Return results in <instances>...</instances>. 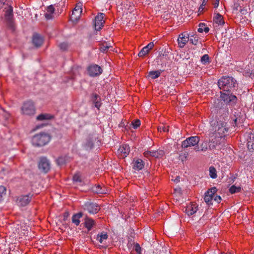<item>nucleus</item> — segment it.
<instances>
[{
	"instance_id": "6e6552de",
	"label": "nucleus",
	"mask_w": 254,
	"mask_h": 254,
	"mask_svg": "<svg viewBox=\"0 0 254 254\" xmlns=\"http://www.w3.org/2000/svg\"><path fill=\"white\" fill-rule=\"evenodd\" d=\"M199 140L200 138L198 136L188 137L182 142V147L183 148H187L189 147L194 146L198 144Z\"/></svg>"
},
{
	"instance_id": "e2e57ef3",
	"label": "nucleus",
	"mask_w": 254,
	"mask_h": 254,
	"mask_svg": "<svg viewBox=\"0 0 254 254\" xmlns=\"http://www.w3.org/2000/svg\"><path fill=\"white\" fill-rule=\"evenodd\" d=\"M167 55L166 53H165V52H164L163 53H162L161 52L159 53V56H166Z\"/></svg>"
},
{
	"instance_id": "c03bdc74",
	"label": "nucleus",
	"mask_w": 254,
	"mask_h": 254,
	"mask_svg": "<svg viewBox=\"0 0 254 254\" xmlns=\"http://www.w3.org/2000/svg\"><path fill=\"white\" fill-rule=\"evenodd\" d=\"M134 247L137 254L141 253V248L138 243H135L134 244Z\"/></svg>"
},
{
	"instance_id": "49530a36",
	"label": "nucleus",
	"mask_w": 254,
	"mask_h": 254,
	"mask_svg": "<svg viewBox=\"0 0 254 254\" xmlns=\"http://www.w3.org/2000/svg\"><path fill=\"white\" fill-rule=\"evenodd\" d=\"M47 11L48 13H51L52 14H53V13L55 11V8L53 5H50L49 6L47 7Z\"/></svg>"
},
{
	"instance_id": "412c9836",
	"label": "nucleus",
	"mask_w": 254,
	"mask_h": 254,
	"mask_svg": "<svg viewBox=\"0 0 254 254\" xmlns=\"http://www.w3.org/2000/svg\"><path fill=\"white\" fill-rule=\"evenodd\" d=\"M154 43L151 42H150L147 45L143 47L138 54V56L140 57H142L146 55L149 51L153 47Z\"/></svg>"
},
{
	"instance_id": "cd10ccee",
	"label": "nucleus",
	"mask_w": 254,
	"mask_h": 254,
	"mask_svg": "<svg viewBox=\"0 0 254 254\" xmlns=\"http://www.w3.org/2000/svg\"><path fill=\"white\" fill-rule=\"evenodd\" d=\"M83 216V213L79 212L76 214H74L72 217V222L76 226L79 225L80 221V218Z\"/></svg>"
},
{
	"instance_id": "473e14b6",
	"label": "nucleus",
	"mask_w": 254,
	"mask_h": 254,
	"mask_svg": "<svg viewBox=\"0 0 254 254\" xmlns=\"http://www.w3.org/2000/svg\"><path fill=\"white\" fill-rule=\"evenodd\" d=\"M108 238L107 233L106 232H102L101 234H98L97 236V240L100 243H102L104 240H107Z\"/></svg>"
},
{
	"instance_id": "ea45409f",
	"label": "nucleus",
	"mask_w": 254,
	"mask_h": 254,
	"mask_svg": "<svg viewBox=\"0 0 254 254\" xmlns=\"http://www.w3.org/2000/svg\"><path fill=\"white\" fill-rule=\"evenodd\" d=\"M131 125H132L133 128H137L140 125V121L138 119H136L131 123Z\"/></svg>"
},
{
	"instance_id": "79ce46f5",
	"label": "nucleus",
	"mask_w": 254,
	"mask_h": 254,
	"mask_svg": "<svg viewBox=\"0 0 254 254\" xmlns=\"http://www.w3.org/2000/svg\"><path fill=\"white\" fill-rule=\"evenodd\" d=\"M158 130L160 132H168L169 131V128L168 126H162L158 127Z\"/></svg>"
},
{
	"instance_id": "a18cd8bd",
	"label": "nucleus",
	"mask_w": 254,
	"mask_h": 254,
	"mask_svg": "<svg viewBox=\"0 0 254 254\" xmlns=\"http://www.w3.org/2000/svg\"><path fill=\"white\" fill-rule=\"evenodd\" d=\"M110 48H112L111 46L103 45L100 48V51L102 52H106Z\"/></svg>"
},
{
	"instance_id": "8fccbe9b",
	"label": "nucleus",
	"mask_w": 254,
	"mask_h": 254,
	"mask_svg": "<svg viewBox=\"0 0 254 254\" xmlns=\"http://www.w3.org/2000/svg\"><path fill=\"white\" fill-rule=\"evenodd\" d=\"M93 102L95 104V107L97 108V109H99V108L101 106V103L100 102V101H96V100H94L93 99Z\"/></svg>"
},
{
	"instance_id": "37998d69",
	"label": "nucleus",
	"mask_w": 254,
	"mask_h": 254,
	"mask_svg": "<svg viewBox=\"0 0 254 254\" xmlns=\"http://www.w3.org/2000/svg\"><path fill=\"white\" fill-rule=\"evenodd\" d=\"M73 181L75 182H81V179L79 174H75L73 177Z\"/></svg>"
},
{
	"instance_id": "a878e982",
	"label": "nucleus",
	"mask_w": 254,
	"mask_h": 254,
	"mask_svg": "<svg viewBox=\"0 0 254 254\" xmlns=\"http://www.w3.org/2000/svg\"><path fill=\"white\" fill-rule=\"evenodd\" d=\"M144 163L141 159H137L134 163L133 168L135 170L139 171L143 168Z\"/></svg>"
},
{
	"instance_id": "c85d7f7f",
	"label": "nucleus",
	"mask_w": 254,
	"mask_h": 254,
	"mask_svg": "<svg viewBox=\"0 0 254 254\" xmlns=\"http://www.w3.org/2000/svg\"><path fill=\"white\" fill-rule=\"evenodd\" d=\"M213 21L218 25H223L225 23L223 16L219 13H217L214 17Z\"/></svg>"
},
{
	"instance_id": "13d9d810",
	"label": "nucleus",
	"mask_w": 254,
	"mask_h": 254,
	"mask_svg": "<svg viewBox=\"0 0 254 254\" xmlns=\"http://www.w3.org/2000/svg\"><path fill=\"white\" fill-rule=\"evenodd\" d=\"M220 0H216V1L214 3V7L217 8L219 6Z\"/></svg>"
},
{
	"instance_id": "9d476101",
	"label": "nucleus",
	"mask_w": 254,
	"mask_h": 254,
	"mask_svg": "<svg viewBox=\"0 0 254 254\" xmlns=\"http://www.w3.org/2000/svg\"><path fill=\"white\" fill-rule=\"evenodd\" d=\"M13 17V8L11 6H8L5 11V19L8 26L12 29H14Z\"/></svg>"
},
{
	"instance_id": "ddd939ff",
	"label": "nucleus",
	"mask_w": 254,
	"mask_h": 254,
	"mask_svg": "<svg viewBox=\"0 0 254 254\" xmlns=\"http://www.w3.org/2000/svg\"><path fill=\"white\" fill-rule=\"evenodd\" d=\"M103 70L101 66L97 64H92L88 67V72L90 76H99L102 73Z\"/></svg>"
},
{
	"instance_id": "de8ad7c7",
	"label": "nucleus",
	"mask_w": 254,
	"mask_h": 254,
	"mask_svg": "<svg viewBox=\"0 0 254 254\" xmlns=\"http://www.w3.org/2000/svg\"><path fill=\"white\" fill-rule=\"evenodd\" d=\"M213 200H214V201H215L216 203H219L221 202L222 199L220 196L216 195L215 193Z\"/></svg>"
},
{
	"instance_id": "5fc2aeb1",
	"label": "nucleus",
	"mask_w": 254,
	"mask_h": 254,
	"mask_svg": "<svg viewBox=\"0 0 254 254\" xmlns=\"http://www.w3.org/2000/svg\"><path fill=\"white\" fill-rule=\"evenodd\" d=\"M239 11H240V12L243 15H245V14H246L248 12H247V10L246 9L244 8H242L241 7L240 9H239Z\"/></svg>"
},
{
	"instance_id": "2f4dec72",
	"label": "nucleus",
	"mask_w": 254,
	"mask_h": 254,
	"mask_svg": "<svg viewBox=\"0 0 254 254\" xmlns=\"http://www.w3.org/2000/svg\"><path fill=\"white\" fill-rule=\"evenodd\" d=\"M52 117V116L48 114H41L36 117V119L38 121H43L50 120Z\"/></svg>"
},
{
	"instance_id": "bb28decb",
	"label": "nucleus",
	"mask_w": 254,
	"mask_h": 254,
	"mask_svg": "<svg viewBox=\"0 0 254 254\" xmlns=\"http://www.w3.org/2000/svg\"><path fill=\"white\" fill-rule=\"evenodd\" d=\"M85 226L90 231L92 228L93 226L95 225V221L93 219L86 216L85 218Z\"/></svg>"
},
{
	"instance_id": "4c0bfd02",
	"label": "nucleus",
	"mask_w": 254,
	"mask_h": 254,
	"mask_svg": "<svg viewBox=\"0 0 254 254\" xmlns=\"http://www.w3.org/2000/svg\"><path fill=\"white\" fill-rule=\"evenodd\" d=\"M201 62L203 64H206V63H209V56L207 54L204 55L201 58Z\"/></svg>"
},
{
	"instance_id": "338daca9",
	"label": "nucleus",
	"mask_w": 254,
	"mask_h": 254,
	"mask_svg": "<svg viewBox=\"0 0 254 254\" xmlns=\"http://www.w3.org/2000/svg\"><path fill=\"white\" fill-rule=\"evenodd\" d=\"M158 254H165L164 251H160Z\"/></svg>"
},
{
	"instance_id": "c9c22d12",
	"label": "nucleus",
	"mask_w": 254,
	"mask_h": 254,
	"mask_svg": "<svg viewBox=\"0 0 254 254\" xmlns=\"http://www.w3.org/2000/svg\"><path fill=\"white\" fill-rule=\"evenodd\" d=\"M210 177L212 179H215L217 178L216 170L213 166L210 167L209 169Z\"/></svg>"
},
{
	"instance_id": "3c124183",
	"label": "nucleus",
	"mask_w": 254,
	"mask_h": 254,
	"mask_svg": "<svg viewBox=\"0 0 254 254\" xmlns=\"http://www.w3.org/2000/svg\"><path fill=\"white\" fill-rule=\"evenodd\" d=\"M45 16L47 19H51L53 18V14L47 12V13L45 14Z\"/></svg>"
},
{
	"instance_id": "5701e85b",
	"label": "nucleus",
	"mask_w": 254,
	"mask_h": 254,
	"mask_svg": "<svg viewBox=\"0 0 254 254\" xmlns=\"http://www.w3.org/2000/svg\"><path fill=\"white\" fill-rule=\"evenodd\" d=\"M247 146L250 150H254V134L252 132L248 134Z\"/></svg>"
},
{
	"instance_id": "603ef678",
	"label": "nucleus",
	"mask_w": 254,
	"mask_h": 254,
	"mask_svg": "<svg viewBox=\"0 0 254 254\" xmlns=\"http://www.w3.org/2000/svg\"><path fill=\"white\" fill-rule=\"evenodd\" d=\"M69 216V214L68 212H64L63 215V217H64L63 220L64 221H66V220L67 219Z\"/></svg>"
},
{
	"instance_id": "9b49d317",
	"label": "nucleus",
	"mask_w": 254,
	"mask_h": 254,
	"mask_svg": "<svg viewBox=\"0 0 254 254\" xmlns=\"http://www.w3.org/2000/svg\"><path fill=\"white\" fill-rule=\"evenodd\" d=\"M38 168L44 173H47L50 169V163L46 157H41L38 163Z\"/></svg>"
},
{
	"instance_id": "20e7f679",
	"label": "nucleus",
	"mask_w": 254,
	"mask_h": 254,
	"mask_svg": "<svg viewBox=\"0 0 254 254\" xmlns=\"http://www.w3.org/2000/svg\"><path fill=\"white\" fill-rule=\"evenodd\" d=\"M36 113V107L34 103L31 100L24 102L21 107V113L22 115L31 116Z\"/></svg>"
},
{
	"instance_id": "6e6d98bb",
	"label": "nucleus",
	"mask_w": 254,
	"mask_h": 254,
	"mask_svg": "<svg viewBox=\"0 0 254 254\" xmlns=\"http://www.w3.org/2000/svg\"><path fill=\"white\" fill-rule=\"evenodd\" d=\"M99 98V96L97 94H93L92 95V100L93 101V99L96 100V101H99L98 99Z\"/></svg>"
},
{
	"instance_id": "58836bf2",
	"label": "nucleus",
	"mask_w": 254,
	"mask_h": 254,
	"mask_svg": "<svg viewBox=\"0 0 254 254\" xmlns=\"http://www.w3.org/2000/svg\"><path fill=\"white\" fill-rule=\"evenodd\" d=\"M6 188L4 186H0V201L1 200V198L6 194Z\"/></svg>"
},
{
	"instance_id": "f257e3e1",
	"label": "nucleus",
	"mask_w": 254,
	"mask_h": 254,
	"mask_svg": "<svg viewBox=\"0 0 254 254\" xmlns=\"http://www.w3.org/2000/svg\"><path fill=\"white\" fill-rule=\"evenodd\" d=\"M236 80L230 76H223L218 82V85L220 89L224 91H231L236 87Z\"/></svg>"
},
{
	"instance_id": "a19ab883",
	"label": "nucleus",
	"mask_w": 254,
	"mask_h": 254,
	"mask_svg": "<svg viewBox=\"0 0 254 254\" xmlns=\"http://www.w3.org/2000/svg\"><path fill=\"white\" fill-rule=\"evenodd\" d=\"M59 47L63 51H66L68 48V45L66 43H62L59 45Z\"/></svg>"
},
{
	"instance_id": "09e8293b",
	"label": "nucleus",
	"mask_w": 254,
	"mask_h": 254,
	"mask_svg": "<svg viewBox=\"0 0 254 254\" xmlns=\"http://www.w3.org/2000/svg\"><path fill=\"white\" fill-rule=\"evenodd\" d=\"M57 162L59 165H63L65 163L64 159L62 157L59 158L57 159Z\"/></svg>"
},
{
	"instance_id": "0e129e2a",
	"label": "nucleus",
	"mask_w": 254,
	"mask_h": 254,
	"mask_svg": "<svg viewBox=\"0 0 254 254\" xmlns=\"http://www.w3.org/2000/svg\"><path fill=\"white\" fill-rule=\"evenodd\" d=\"M3 4H4L3 0H0V9L2 7Z\"/></svg>"
},
{
	"instance_id": "7c9ffc66",
	"label": "nucleus",
	"mask_w": 254,
	"mask_h": 254,
	"mask_svg": "<svg viewBox=\"0 0 254 254\" xmlns=\"http://www.w3.org/2000/svg\"><path fill=\"white\" fill-rule=\"evenodd\" d=\"M209 28L207 26L206 24L204 23H200L198 25V28L197 31L199 33H202L203 31L207 33L209 32Z\"/></svg>"
},
{
	"instance_id": "f3484780",
	"label": "nucleus",
	"mask_w": 254,
	"mask_h": 254,
	"mask_svg": "<svg viewBox=\"0 0 254 254\" xmlns=\"http://www.w3.org/2000/svg\"><path fill=\"white\" fill-rule=\"evenodd\" d=\"M32 195L29 194L27 195H21L16 199V203L18 206H25L27 205L31 201Z\"/></svg>"
},
{
	"instance_id": "4d7b16f0",
	"label": "nucleus",
	"mask_w": 254,
	"mask_h": 254,
	"mask_svg": "<svg viewBox=\"0 0 254 254\" xmlns=\"http://www.w3.org/2000/svg\"><path fill=\"white\" fill-rule=\"evenodd\" d=\"M234 9L237 10H239V7H240V8L241 7V6H240L239 4L238 3L234 4Z\"/></svg>"
},
{
	"instance_id": "39448f33",
	"label": "nucleus",
	"mask_w": 254,
	"mask_h": 254,
	"mask_svg": "<svg viewBox=\"0 0 254 254\" xmlns=\"http://www.w3.org/2000/svg\"><path fill=\"white\" fill-rule=\"evenodd\" d=\"M229 116V108L227 105L218 107L216 111V121H226Z\"/></svg>"
},
{
	"instance_id": "052dcab7",
	"label": "nucleus",
	"mask_w": 254,
	"mask_h": 254,
	"mask_svg": "<svg viewBox=\"0 0 254 254\" xmlns=\"http://www.w3.org/2000/svg\"><path fill=\"white\" fill-rule=\"evenodd\" d=\"M43 126H44V125H43V124H42V125H38V126H37L36 127L35 129L34 130H36V129H39V128H41V127H43Z\"/></svg>"
},
{
	"instance_id": "bf43d9fd",
	"label": "nucleus",
	"mask_w": 254,
	"mask_h": 254,
	"mask_svg": "<svg viewBox=\"0 0 254 254\" xmlns=\"http://www.w3.org/2000/svg\"><path fill=\"white\" fill-rule=\"evenodd\" d=\"M180 177L179 176H177L175 178V179L174 180V181L175 182V183H178L179 182H180Z\"/></svg>"
},
{
	"instance_id": "f8f14e48",
	"label": "nucleus",
	"mask_w": 254,
	"mask_h": 254,
	"mask_svg": "<svg viewBox=\"0 0 254 254\" xmlns=\"http://www.w3.org/2000/svg\"><path fill=\"white\" fill-rule=\"evenodd\" d=\"M217 191L216 188L212 187L205 193L204 199L206 204L208 205L212 204V201Z\"/></svg>"
},
{
	"instance_id": "f03ea898",
	"label": "nucleus",
	"mask_w": 254,
	"mask_h": 254,
	"mask_svg": "<svg viewBox=\"0 0 254 254\" xmlns=\"http://www.w3.org/2000/svg\"><path fill=\"white\" fill-rule=\"evenodd\" d=\"M215 128V132L212 134L216 138L221 139L228 134L229 127L225 121H216Z\"/></svg>"
},
{
	"instance_id": "6ab92c4d",
	"label": "nucleus",
	"mask_w": 254,
	"mask_h": 254,
	"mask_svg": "<svg viewBox=\"0 0 254 254\" xmlns=\"http://www.w3.org/2000/svg\"><path fill=\"white\" fill-rule=\"evenodd\" d=\"M130 152V147L127 144H123L118 150V152L120 154L123 158L127 156Z\"/></svg>"
},
{
	"instance_id": "2eb2a0df",
	"label": "nucleus",
	"mask_w": 254,
	"mask_h": 254,
	"mask_svg": "<svg viewBox=\"0 0 254 254\" xmlns=\"http://www.w3.org/2000/svg\"><path fill=\"white\" fill-rule=\"evenodd\" d=\"M81 3H78L76 4L75 7L73 9L72 12V14L70 16L71 20L74 22H76L78 21L82 11V8L81 7Z\"/></svg>"
},
{
	"instance_id": "e433bc0d",
	"label": "nucleus",
	"mask_w": 254,
	"mask_h": 254,
	"mask_svg": "<svg viewBox=\"0 0 254 254\" xmlns=\"http://www.w3.org/2000/svg\"><path fill=\"white\" fill-rule=\"evenodd\" d=\"M241 190L240 187H237L234 185L231 187L229 189V191L231 193L233 194L238 192H239Z\"/></svg>"
},
{
	"instance_id": "7ed1b4c3",
	"label": "nucleus",
	"mask_w": 254,
	"mask_h": 254,
	"mask_svg": "<svg viewBox=\"0 0 254 254\" xmlns=\"http://www.w3.org/2000/svg\"><path fill=\"white\" fill-rule=\"evenodd\" d=\"M51 139V136L48 133L41 132L33 136L32 139V143L35 146H43L47 144Z\"/></svg>"
},
{
	"instance_id": "774afa93",
	"label": "nucleus",
	"mask_w": 254,
	"mask_h": 254,
	"mask_svg": "<svg viewBox=\"0 0 254 254\" xmlns=\"http://www.w3.org/2000/svg\"><path fill=\"white\" fill-rule=\"evenodd\" d=\"M238 120H239V119L238 118H236V119H235L234 122H235V124H236V123L237 122Z\"/></svg>"
},
{
	"instance_id": "f704fd0d",
	"label": "nucleus",
	"mask_w": 254,
	"mask_h": 254,
	"mask_svg": "<svg viewBox=\"0 0 254 254\" xmlns=\"http://www.w3.org/2000/svg\"><path fill=\"white\" fill-rule=\"evenodd\" d=\"M194 149L196 151H206L208 149V143L207 141H204L202 143V144L200 145V147H195Z\"/></svg>"
},
{
	"instance_id": "1a4fd4ad",
	"label": "nucleus",
	"mask_w": 254,
	"mask_h": 254,
	"mask_svg": "<svg viewBox=\"0 0 254 254\" xmlns=\"http://www.w3.org/2000/svg\"><path fill=\"white\" fill-rule=\"evenodd\" d=\"M83 208L85 210L92 214L97 213L100 210V207L97 203L90 201L86 202Z\"/></svg>"
},
{
	"instance_id": "680f3d73",
	"label": "nucleus",
	"mask_w": 254,
	"mask_h": 254,
	"mask_svg": "<svg viewBox=\"0 0 254 254\" xmlns=\"http://www.w3.org/2000/svg\"><path fill=\"white\" fill-rule=\"evenodd\" d=\"M203 9H204V6H202V5L201 4V5L199 7V11H203Z\"/></svg>"
},
{
	"instance_id": "4be33fe9",
	"label": "nucleus",
	"mask_w": 254,
	"mask_h": 254,
	"mask_svg": "<svg viewBox=\"0 0 254 254\" xmlns=\"http://www.w3.org/2000/svg\"><path fill=\"white\" fill-rule=\"evenodd\" d=\"M197 210V206L195 204H190L188 205L185 210V212L188 215H192L196 212Z\"/></svg>"
},
{
	"instance_id": "69168bd1",
	"label": "nucleus",
	"mask_w": 254,
	"mask_h": 254,
	"mask_svg": "<svg viewBox=\"0 0 254 254\" xmlns=\"http://www.w3.org/2000/svg\"><path fill=\"white\" fill-rule=\"evenodd\" d=\"M202 6H205V4H206V0H203V1H202Z\"/></svg>"
},
{
	"instance_id": "4468645a",
	"label": "nucleus",
	"mask_w": 254,
	"mask_h": 254,
	"mask_svg": "<svg viewBox=\"0 0 254 254\" xmlns=\"http://www.w3.org/2000/svg\"><path fill=\"white\" fill-rule=\"evenodd\" d=\"M189 36L190 33L188 34L186 32L181 33L179 35L177 40L179 47L183 48L185 46L189 41Z\"/></svg>"
},
{
	"instance_id": "864d4df0",
	"label": "nucleus",
	"mask_w": 254,
	"mask_h": 254,
	"mask_svg": "<svg viewBox=\"0 0 254 254\" xmlns=\"http://www.w3.org/2000/svg\"><path fill=\"white\" fill-rule=\"evenodd\" d=\"M151 151H146L144 152V155L146 157L151 156Z\"/></svg>"
},
{
	"instance_id": "b1692460",
	"label": "nucleus",
	"mask_w": 254,
	"mask_h": 254,
	"mask_svg": "<svg viewBox=\"0 0 254 254\" xmlns=\"http://www.w3.org/2000/svg\"><path fill=\"white\" fill-rule=\"evenodd\" d=\"M92 190L94 193L101 194H106L107 191L106 189L104 187H102L100 185H95L92 188Z\"/></svg>"
},
{
	"instance_id": "72a5a7b5",
	"label": "nucleus",
	"mask_w": 254,
	"mask_h": 254,
	"mask_svg": "<svg viewBox=\"0 0 254 254\" xmlns=\"http://www.w3.org/2000/svg\"><path fill=\"white\" fill-rule=\"evenodd\" d=\"M161 72L159 70L151 71L148 72V76L151 79H155L158 78Z\"/></svg>"
},
{
	"instance_id": "a211bd4d",
	"label": "nucleus",
	"mask_w": 254,
	"mask_h": 254,
	"mask_svg": "<svg viewBox=\"0 0 254 254\" xmlns=\"http://www.w3.org/2000/svg\"><path fill=\"white\" fill-rule=\"evenodd\" d=\"M190 43L195 46H197L198 48L202 47V43L199 38L196 34L190 33L189 41Z\"/></svg>"
},
{
	"instance_id": "393cba45",
	"label": "nucleus",
	"mask_w": 254,
	"mask_h": 254,
	"mask_svg": "<svg viewBox=\"0 0 254 254\" xmlns=\"http://www.w3.org/2000/svg\"><path fill=\"white\" fill-rule=\"evenodd\" d=\"M32 42L36 47H39L43 43V39L40 35L35 34L33 36Z\"/></svg>"
},
{
	"instance_id": "aec40b11",
	"label": "nucleus",
	"mask_w": 254,
	"mask_h": 254,
	"mask_svg": "<svg viewBox=\"0 0 254 254\" xmlns=\"http://www.w3.org/2000/svg\"><path fill=\"white\" fill-rule=\"evenodd\" d=\"M220 139L216 138L214 134L210 136L209 142V148L210 150L214 149L216 148V146L220 144Z\"/></svg>"
},
{
	"instance_id": "dca6fc26",
	"label": "nucleus",
	"mask_w": 254,
	"mask_h": 254,
	"mask_svg": "<svg viewBox=\"0 0 254 254\" xmlns=\"http://www.w3.org/2000/svg\"><path fill=\"white\" fill-rule=\"evenodd\" d=\"M104 14L103 13H99L95 17L94 21L95 29L96 31H100L105 22L104 20Z\"/></svg>"
},
{
	"instance_id": "c756f323",
	"label": "nucleus",
	"mask_w": 254,
	"mask_h": 254,
	"mask_svg": "<svg viewBox=\"0 0 254 254\" xmlns=\"http://www.w3.org/2000/svg\"><path fill=\"white\" fill-rule=\"evenodd\" d=\"M151 157L156 158H162L164 155L165 152L164 150L159 149L155 151H151Z\"/></svg>"
},
{
	"instance_id": "0eeeda50",
	"label": "nucleus",
	"mask_w": 254,
	"mask_h": 254,
	"mask_svg": "<svg viewBox=\"0 0 254 254\" xmlns=\"http://www.w3.org/2000/svg\"><path fill=\"white\" fill-rule=\"evenodd\" d=\"M98 138V135L96 133H92L88 134L86 137L85 142L83 144V147L85 150H90L94 146V142Z\"/></svg>"
},
{
	"instance_id": "423d86ee",
	"label": "nucleus",
	"mask_w": 254,
	"mask_h": 254,
	"mask_svg": "<svg viewBox=\"0 0 254 254\" xmlns=\"http://www.w3.org/2000/svg\"><path fill=\"white\" fill-rule=\"evenodd\" d=\"M221 99L227 104H234L236 102L237 98L231 93V91H221Z\"/></svg>"
}]
</instances>
